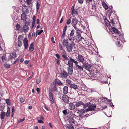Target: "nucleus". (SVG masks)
<instances>
[{
	"label": "nucleus",
	"instance_id": "obj_24",
	"mask_svg": "<svg viewBox=\"0 0 129 129\" xmlns=\"http://www.w3.org/2000/svg\"><path fill=\"white\" fill-rule=\"evenodd\" d=\"M54 82L55 83H56L59 86H61L63 85V83L61 82L60 81L59 79H55Z\"/></svg>",
	"mask_w": 129,
	"mask_h": 129
},
{
	"label": "nucleus",
	"instance_id": "obj_8",
	"mask_svg": "<svg viewBox=\"0 0 129 129\" xmlns=\"http://www.w3.org/2000/svg\"><path fill=\"white\" fill-rule=\"evenodd\" d=\"M22 12L23 13L26 14H28L29 12V10L28 7L25 6L22 7Z\"/></svg>",
	"mask_w": 129,
	"mask_h": 129
},
{
	"label": "nucleus",
	"instance_id": "obj_34",
	"mask_svg": "<svg viewBox=\"0 0 129 129\" xmlns=\"http://www.w3.org/2000/svg\"><path fill=\"white\" fill-rule=\"evenodd\" d=\"M66 83L68 86L69 85L70 86V85L72 84V81L70 80L67 79L66 80Z\"/></svg>",
	"mask_w": 129,
	"mask_h": 129
},
{
	"label": "nucleus",
	"instance_id": "obj_9",
	"mask_svg": "<svg viewBox=\"0 0 129 129\" xmlns=\"http://www.w3.org/2000/svg\"><path fill=\"white\" fill-rule=\"evenodd\" d=\"M78 22V20L76 19V18L75 17L72 19V25L74 28L76 27V25H77Z\"/></svg>",
	"mask_w": 129,
	"mask_h": 129
},
{
	"label": "nucleus",
	"instance_id": "obj_57",
	"mask_svg": "<svg viewBox=\"0 0 129 129\" xmlns=\"http://www.w3.org/2000/svg\"><path fill=\"white\" fill-rule=\"evenodd\" d=\"M103 99H106V100H108L107 101L109 102V103H110L111 101V100H108L107 98H103L102 100H103Z\"/></svg>",
	"mask_w": 129,
	"mask_h": 129
},
{
	"label": "nucleus",
	"instance_id": "obj_20",
	"mask_svg": "<svg viewBox=\"0 0 129 129\" xmlns=\"http://www.w3.org/2000/svg\"><path fill=\"white\" fill-rule=\"evenodd\" d=\"M17 56V54H16V53L15 52H13L10 55V56H9V57L10 58V57H11L10 58L11 59H15Z\"/></svg>",
	"mask_w": 129,
	"mask_h": 129
},
{
	"label": "nucleus",
	"instance_id": "obj_12",
	"mask_svg": "<svg viewBox=\"0 0 129 129\" xmlns=\"http://www.w3.org/2000/svg\"><path fill=\"white\" fill-rule=\"evenodd\" d=\"M76 40L78 42H79L82 41V40H84L83 38L81 36V34L76 35Z\"/></svg>",
	"mask_w": 129,
	"mask_h": 129
},
{
	"label": "nucleus",
	"instance_id": "obj_50",
	"mask_svg": "<svg viewBox=\"0 0 129 129\" xmlns=\"http://www.w3.org/2000/svg\"><path fill=\"white\" fill-rule=\"evenodd\" d=\"M24 101V99L22 97H21L20 98V101L21 103L23 102Z\"/></svg>",
	"mask_w": 129,
	"mask_h": 129
},
{
	"label": "nucleus",
	"instance_id": "obj_18",
	"mask_svg": "<svg viewBox=\"0 0 129 129\" xmlns=\"http://www.w3.org/2000/svg\"><path fill=\"white\" fill-rule=\"evenodd\" d=\"M69 108L70 110L74 109L75 108V105L73 103H69Z\"/></svg>",
	"mask_w": 129,
	"mask_h": 129
},
{
	"label": "nucleus",
	"instance_id": "obj_13",
	"mask_svg": "<svg viewBox=\"0 0 129 129\" xmlns=\"http://www.w3.org/2000/svg\"><path fill=\"white\" fill-rule=\"evenodd\" d=\"M66 47L67 50L68 52H70L72 51L73 49V46L72 44H69Z\"/></svg>",
	"mask_w": 129,
	"mask_h": 129
},
{
	"label": "nucleus",
	"instance_id": "obj_22",
	"mask_svg": "<svg viewBox=\"0 0 129 129\" xmlns=\"http://www.w3.org/2000/svg\"><path fill=\"white\" fill-rule=\"evenodd\" d=\"M15 27L16 28V30L19 31L20 32H22V27H21L20 24L17 23L15 25Z\"/></svg>",
	"mask_w": 129,
	"mask_h": 129
},
{
	"label": "nucleus",
	"instance_id": "obj_36",
	"mask_svg": "<svg viewBox=\"0 0 129 129\" xmlns=\"http://www.w3.org/2000/svg\"><path fill=\"white\" fill-rule=\"evenodd\" d=\"M43 30H37L36 31V36H37V34H38V35H40L41 33H42L43 32Z\"/></svg>",
	"mask_w": 129,
	"mask_h": 129
},
{
	"label": "nucleus",
	"instance_id": "obj_17",
	"mask_svg": "<svg viewBox=\"0 0 129 129\" xmlns=\"http://www.w3.org/2000/svg\"><path fill=\"white\" fill-rule=\"evenodd\" d=\"M57 85L56 83H53V85L51 86V91H56L57 90Z\"/></svg>",
	"mask_w": 129,
	"mask_h": 129
},
{
	"label": "nucleus",
	"instance_id": "obj_31",
	"mask_svg": "<svg viewBox=\"0 0 129 129\" xmlns=\"http://www.w3.org/2000/svg\"><path fill=\"white\" fill-rule=\"evenodd\" d=\"M36 16H34L33 17V22H32V28L31 29H33V27H34L35 24V22L36 21Z\"/></svg>",
	"mask_w": 129,
	"mask_h": 129
},
{
	"label": "nucleus",
	"instance_id": "obj_51",
	"mask_svg": "<svg viewBox=\"0 0 129 129\" xmlns=\"http://www.w3.org/2000/svg\"><path fill=\"white\" fill-rule=\"evenodd\" d=\"M92 7H93L92 9H94L95 11V10L96 9V7L95 3L94 5H92Z\"/></svg>",
	"mask_w": 129,
	"mask_h": 129
},
{
	"label": "nucleus",
	"instance_id": "obj_26",
	"mask_svg": "<svg viewBox=\"0 0 129 129\" xmlns=\"http://www.w3.org/2000/svg\"><path fill=\"white\" fill-rule=\"evenodd\" d=\"M68 40L67 39L65 40L64 39L62 42V44L63 46L64 47L67 46L68 45Z\"/></svg>",
	"mask_w": 129,
	"mask_h": 129
},
{
	"label": "nucleus",
	"instance_id": "obj_62",
	"mask_svg": "<svg viewBox=\"0 0 129 129\" xmlns=\"http://www.w3.org/2000/svg\"><path fill=\"white\" fill-rule=\"evenodd\" d=\"M88 116V115H86L83 116H82L81 117V119H82L85 117H87Z\"/></svg>",
	"mask_w": 129,
	"mask_h": 129
},
{
	"label": "nucleus",
	"instance_id": "obj_5",
	"mask_svg": "<svg viewBox=\"0 0 129 129\" xmlns=\"http://www.w3.org/2000/svg\"><path fill=\"white\" fill-rule=\"evenodd\" d=\"M96 107V105L94 104L90 105L88 106V108L86 110V112L94 111Z\"/></svg>",
	"mask_w": 129,
	"mask_h": 129
},
{
	"label": "nucleus",
	"instance_id": "obj_42",
	"mask_svg": "<svg viewBox=\"0 0 129 129\" xmlns=\"http://www.w3.org/2000/svg\"><path fill=\"white\" fill-rule=\"evenodd\" d=\"M75 32V30L74 29L71 30V32L70 34V36H73L74 35Z\"/></svg>",
	"mask_w": 129,
	"mask_h": 129
},
{
	"label": "nucleus",
	"instance_id": "obj_54",
	"mask_svg": "<svg viewBox=\"0 0 129 129\" xmlns=\"http://www.w3.org/2000/svg\"><path fill=\"white\" fill-rule=\"evenodd\" d=\"M6 57H5V56H3L2 57V60L3 62H4V60H6Z\"/></svg>",
	"mask_w": 129,
	"mask_h": 129
},
{
	"label": "nucleus",
	"instance_id": "obj_7",
	"mask_svg": "<svg viewBox=\"0 0 129 129\" xmlns=\"http://www.w3.org/2000/svg\"><path fill=\"white\" fill-rule=\"evenodd\" d=\"M29 29V28L28 26L25 24L22 27V32L23 31L25 33L27 32Z\"/></svg>",
	"mask_w": 129,
	"mask_h": 129
},
{
	"label": "nucleus",
	"instance_id": "obj_45",
	"mask_svg": "<svg viewBox=\"0 0 129 129\" xmlns=\"http://www.w3.org/2000/svg\"><path fill=\"white\" fill-rule=\"evenodd\" d=\"M106 20L105 21V23L107 25H110V22H109L106 18Z\"/></svg>",
	"mask_w": 129,
	"mask_h": 129
},
{
	"label": "nucleus",
	"instance_id": "obj_61",
	"mask_svg": "<svg viewBox=\"0 0 129 129\" xmlns=\"http://www.w3.org/2000/svg\"><path fill=\"white\" fill-rule=\"evenodd\" d=\"M25 120V118H24L23 119H20L19 120V122H21Z\"/></svg>",
	"mask_w": 129,
	"mask_h": 129
},
{
	"label": "nucleus",
	"instance_id": "obj_40",
	"mask_svg": "<svg viewBox=\"0 0 129 129\" xmlns=\"http://www.w3.org/2000/svg\"><path fill=\"white\" fill-rule=\"evenodd\" d=\"M22 36L21 35H19L18 37V42H22L21 40L22 39Z\"/></svg>",
	"mask_w": 129,
	"mask_h": 129
},
{
	"label": "nucleus",
	"instance_id": "obj_39",
	"mask_svg": "<svg viewBox=\"0 0 129 129\" xmlns=\"http://www.w3.org/2000/svg\"><path fill=\"white\" fill-rule=\"evenodd\" d=\"M90 105V102H88V103L84 104V103L83 105H82L83 106L84 108H86V107H88Z\"/></svg>",
	"mask_w": 129,
	"mask_h": 129
},
{
	"label": "nucleus",
	"instance_id": "obj_28",
	"mask_svg": "<svg viewBox=\"0 0 129 129\" xmlns=\"http://www.w3.org/2000/svg\"><path fill=\"white\" fill-rule=\"evenodd\" d=\"M70 86L71 88L74 89L76 90L78 89L77 85L74 84H71L70 85Z\"/></svg>",
	"mask_w": 129,
	"mask_h": 129
},
{
	"label": "nucleus",
	"instance_id": "obj_56",
	"mask_svg": "<svg viewBox=\"0 0 129 129\" xmlns=\"http://www.w3.org/2000/svg\"><path fill=\"white\" fill-rule=\"evenodd\" d=\"M72 36H69L68 37V39L71 41H72Z\"/></svg>",
	"mask_w": 129,
	"mask_h": 129
},
{
	"label": "nucleus",
	"instance_id": "obj_43",
	"mask_svg": "<svg viewBox=\"0 0 129 129\" xmlns=\"http://www.w3.org/2000/svg\"><path fill=\"white\" fill-rule=\"evenodd\" d=\"M5 109V106L2 105L0 106V110L1 112L4 111Z\"/></svg>",
	"mask_w": 129,
	"mask_h": 129
},
{
	"label": "nucleus",
	"instance_id": "obj_10",
	"mask_svg": "<svg viewBox=\"0 0 129 129\" xmlns=\"http://www.w3.org/2000/svg\"><path fill=\"white\" fill-rule=\"evenodd\" d=\"M79 62H82V63L84 62V58L83 56L80 54H79L77 58Z\"/></svg>",
	"mask_w": 129,
	"mask_h": 129
},
{
	"label": "nucleus",
	"instance_id": "obj_52",
	"mask_svg": "<svg viewBox=\"0 0 129 129\" xmlns=\"http://www.w3.org/2000/svg\"><path fill=\"white\" fill-rule=\"evenodd\" d=\"M71 19L69 18L67 21L66 23L67 24H69L71 23Z\"/></svg>",
	"mask_w": 129,
	"mask_h": 129
},
{
	"label": "nucleus",
	"instance_id": "obj_33",
	"mask_svg": "<svg viewBox=\"0 0 129 129\" xmlns=\"http://www.w3.org/2000/svg\"><path fill=\"white\" fill-rule=\"evenodd\" d=\"M102 5L103 7L106 10L108 9V6L107 4L104 2H102Z\"/></svg>",
	"mask_w": 129,
	"mask_h": 129
},
{
	"label": "nucleus",
	"instance_id": "obj_37",
	"mask_svg": "<svg viewBox=\"0 0 129 129\" xmlns=\"http://www.w3.org/2000/svg\"><path fill=\"white\" fill-rule=\"evenodd\" d=\"M22 45V42H18L17 43L16 46L17 47H20Z\"/></svg>",
	"mask_w": 129,
	"mask_h": 129
},
{
	"label": "nucleus",
	"instance_id": "obj_27",
	"mask_svg": "<svg viewBox=\"0 0 129 129\" xmlns=\"http://www.w3.org/2000/svg\"><path fill=\"white\" fill-rule=\"evenodd\" d=\"M78 112H77L78 113H79L81 115H83L85 113L86 111V110L83 109L79 110H78Z\"/></svg>",
	"mask_w": 129,
	"mask_h": 129
},
{
	"label": "nucleus",
	"instance_id": "obj_29",
	"mask_svg": "<svg viewBox=\"0 0 129 129\" xmlns=\"http://www.w3.org/2000/svg\"><path fill=\"white\" fill-rule=\"evenodd\" d=\"M34 50V43L32 42L31 43L29 46V50L31 51H32Z\"/></svg>",
	"mask_w": 129,
	"mask_h": 129
},
{
	"label": "nucleus",
	"instance_id": "obj_21",
	"mask_svg": "<svg viewBox=\"0 0 129 129\" xmlns=\"http://www.w3.org/2000/svg\"><path fill=\"white\" fill-rule=\"evenodd\" d=\"M6 116L5 112L4 111L1 112L0 114V118L3 121V119Z\"/></svg>",
	"mask_w": 129,
	"mask_h": 129
},
{
	"label": "nucleus",
	"instance_id": "obj_44",
	"mask_svg": "<svg viewBox=\"0 0 129 129\" xmlns=\"http://www.w3.org/2000/svg\"><path fill=\"white\" fill-rule=\"evenodd\" d=\"M41 81V79L40 78V77H39L37 78V84L39 83Z\"/></svg>",
	"mask_w": 129,
	"mask_h": 129
},
{
	"label": "nucleus",
	"instance_id": "obj_6",
	"mask_svg": "<svg viewBox=\"0 0 129 129\" xmlns=\"http://www.w3.org/2000/svg\"><path fill=\"white\" fill-rule=\"evenodd\" d=\"M68 73L64 70H63L60 73V76L62 78L66 79L67 78L68 76L69 75Z\"/></svg>",
	"mask_w": 129,
	"mask_h": 129
},
{
	"label": "nucleus",
	"instance_id": "obj_48",
	"mask_svg": "<svg viewBox=\"0 0 129 129\" xmlns=\"http://www.w3.org/2000/svg\"><path fill=\"white\" fill-rule=\"evenodd\" d=\"M66 31H64L63 30L62 34L61 37V38H62V39H63V37L65 36L66 35Z\"/></svg>",
	"mask_w": 129,
	"mask_h": 129
},
{
	"label": "nucleus",
	"instance_id": "obj_53",
	"mask_svg": "<svg viewBox=\"0 0 129 129\" xmlns=\"http://www.w3.org/2000/svg\"><path fill=\"white\" fill-rule=\"evenodd\" d=\"M111 6V8H110L109 9H110V10L109 11V12L110 13V14H111L112 13H113V10L112 9V8L113 7L112 6Z\"/></svg>",
	"mask_w": 129,
	"mask_h": 129
},
{
	"label": "nucleus",
	"instance_id": "obj_4",
	"mask_svg": "<svg viewBox=\"0 0 129 129\" xmlns=\"http://www.w3.org/2000/svg\"><path fill=\"white\" fill-rule=\"evenodd\" d=\"M61 99L64 103H69V98L67 95L65 94H62Z\"/></svg>",
	"mask_w": 129,
	"mask_h": 129
},
{
	"label": "nucleus",
	"instance_id": "obj_47",
	"mask_svg": "<svg viewBox=\"0 0 129 129\" xmlns=\"http://www.w3.org/2000/svg\"><path fill=\"white\" fill-rule=\"evenodd\" d=\"M4 65L6 67V68L7 69L9 68L10 66V64H5Z\"/></svg>",
	"mask_w": 129,
	"mask_h": 129
},
{
	"label": "nucleus",
	"instance_id": "obj_3",
	"mask_svg": "<svg viewBox=\"0 0 129 129\" xmlns=\"http://www.w3.org/2000/svg\"><path fill=\"white\" fill-rule=\"evenodd\" d=\"M82 63V66L86 70H88L91 68V65L90 64L88 63L87 62H84Z\"/></svg>",
	"mask_w": 129,
	"mask_h": 129
},
{
	"label": "nucleus",
	"instance_id": "obj_2",
	"mask_svg": "<svg viewBox=\"0 0 129 129\" xmlns=\"http://www.w3.org/2000/svg\"><path fill=\"white\" fill-rule=\"evenodd\" d=\"M73 114L72 112H71L69 113V115L68 116L69 121L70 124L71 125H72L75 123V120L73 119Z\"/></svg>",
	"mask_w": 129,
	"mask_h": 129
},
{
	"label": "nucleus",
	"instance_id": "obj_19",
	"mask_svg": "<svg viewBox=\"0 0 129 129\" xmlns=\"http://www.w3.org/2000/svg\"><path fill=\"white\" fill-rule=\"evenodd\" d=\"M49 96L50 101H51V103H53L54 100L53 98V93L51 92H50Z\"/></svg>",
	"mask_w": 129,
	"mask_h": 129
},
{
	"label": "nucleus",
	"instance_id": "obj_55",
	"mask_svg": "<svg viewBox=\"0 0 129 129\" xmlns=\"http://www.w3.org/2000/svg\"><path fill=\"white\" fill-rule=\"evenodd\" d=\"M31 0H26V2L27 4L29 5L31 3Z\"/></svg>",
	"mask_w": 129,
	"mask_h": 129
},
{
	"label": "nucleus",
	"instance_id": "obj_60",
	"mask_svg": "<svg viewBox=\"0 0 129 129\" xmlns=\"http://www.w3.org/2000/svg\"><path fill=\"white\" fill-rule=\"evenodd\" d=\"M111 21V23H112V25L113 26H114V24H115V23L114 22V20L113 19H112L110 21Z\"/></svg>",
	"mask_w": 129,
	"mask_h": 129
},
{
	"label": "nucleus",
	"instance_id": "obj_58",
	"mask_svg": "<svg viewBox=\"0 0 129 129\" xmlns=\"http://www.w3.org/2000/svg\"><path fill=\"white\" fill-rule=\"evenodd\" d=\"M67 60L64 58V59H63V61L64 62V63L65 64H66L67 65L68 62H67V60Z\"/></svg>",
	"mask_w": 129,
	"mask_h": 129
},
{
	"label": "nucleus",
	"instance_id": "obj_16",
	"mask_svg": "<svg viewBox=\"0 0 129 129\" xmlns=\"http://www.w3.org/2000/svg\"><path fill=\"white\" fill-rule=\"evenodd\" d=\"M76 68L77 70L80 72H82L83 71V67L79 66L78 63L76 64Z\"/></svg>",
	"mask_w": 129,
	"mask_h": 129
},
{
	"label": "nucleus",
	"instance_id": "obj_63",
	"mask_svg": "<svg viewBox=\"0 0 129 129\" xmlns=\"http://www.w3.org/2000/svg\"><path fill=\"white\" fill-rule=\"evenodd\" d=\"M59 47L60 48V49L61 50H62L63 48H62V47L61 45L59 43Z\"/></svg>",
	"mask_w": 129,
	"mask_h": 129
},
{
	"label": "nucleus",
	"instance_id": "obj_59",
	"mask_svg": "<svg viewBox=\"0 0 129 129\" xmlns=\"http://www.w3.org/2000/svg\"><path fill=\"white\" fill-rule=\"evenodd\" d=\"M78 2L80 4H82L83 2V0H78Z\"/></svg>",
	"mask_w": 129,
	"mask_h": 129
},
{
	"label": "nucleus",
	"instance_id": "obj_49",
	"mask_svg": "<svg viewBox=\"0 0 129 129\" xmlns=\"http://www.w3.org/2000/svg\"><path fill=\"white\" fill-rule=\"evenodd\" d=\"M62 112L64 115H66L67 114V111L66 110H64Z\"/></svg>",
	"mask_w": 129,
	"mask_h": 129
},
{
	"label": "nucleus",
	"instance_id": "obj_35",
	"mask_svg": "<svg viewBox=\"0 0 129 129\" xmlns=\"http://www.w3.org/2000/svg\"><path fill=\"white\" fill-rule=\"evenodd\" d=\"M36 11L37 12H38V11L39 9L40 6V4L37 1V3H36Z\"/></svg>",
	"mask_w": 129,
	"mask_h": 129
},
{
	"label": "nucleus",
	"instance_id": "obj_32",
	"mask_svg": "<svg viewBox=\"0 0 129 129\" xmlns=\"http://www.w3.org/2000/svg\"><path fill=\"white\" fill-rule=\"evenodd\" d=\"M83 104L84 103L83 102L80 101L79 102H76L75 105L76 107H78L81 105H83Z\"/></svg>",
	"mask_w": 129,
	"mask_h": 129
},
{
	"label": "nucleus",
	"instance_id": "obj_23",
	"mask_svg": "<svg viewBox=\"0 0 129 129\" xmlns=\"http://www.w3.org/2000/svg\"><path fill=\"white\" fill-rule=\"evenodd\" d=\"M26 14L23 13L22 14L21 16V19L23 21H26L27 17Z\"/></svg>",
	"mask_w": 129,
	"mask_h": 129
},
{
	"label": "nucleus",
	"instance_id": "obj_15",
	"mask_svg": "<svg viewBox=\"0 0 129 129\" xmlns=\"http://www.w3.org/2000/svg\"><path fill=\"white\" fill-rule=\"evenodd\" d=\"M73 67H69L68 68V73L70 75H72L73 73Z\"/></svg>",
	"mask_w": 129,
	"mask_h": 129
},
{
	"label": "nucleus",
	"instance_id": "obj_14",
	"mask_svg": "<svg viewBox=\"0 0 129 129\" xmlns=\"http://www.w3.org/2000/svg\"><path fill=\"white\" fill-rule=\"evenodd\" d=\"M111 30L113 31L115 33L117 34L118 35H120V32L119 31L117 28H116L115 27H113L110 29Z\"/></svg>",
	"mask_w": 129,
	"mask_h": 129
},
{
	"label": "nucleus",
	"instance_id": "obj_46",
	"mask_svg": "<svg viewBox=\"0 0 129 129\" xmlns=\"http://www.w3.org/2000/svg\"><path fill=\"white\" fill-rule=\"evenodd\" d=\"M10 112L7 111L6 113L5 112V114L6 116L7 117L9 116L10 115Z\"/></svg>",
	"mask_w": 129,
	"mask_h": 129
},
{
	"label": "nucleus",
	"instance_id": "obj_41",
	"mask_svg": "<svg viewBox=\"0 0 129 129\" xmlns=\"http://www.w3.org/2000/svg\"><path fill=\"white\" fill-rule=\"evenodd\" d=\"M6 102L7 103V104L9 105H11V103L10 102V100L9 99H7L6 100Z\"/></svg>",
	"mask_w": 129,
	"mask_h": 129
},
{
	"label": "nucleus",
	"instance_id": "obj_25",
	"mask_svg": "<svg viewBox=\"0 0 129 129\" xmlns=\"http://www.w3.org/2000/svg\"><path fill=\"white\" fill-rule=\"evenodd\" d=\"M68 86H64L63 89V93L64 94H67L68 92Z\"/></svg>",
	"mask_w": 129,
	"mask_h": 129
},
{
	"label": "nucleus",
	"instance_id": "obj_38",
	"mask_svg": "<svg viewBox=\"0 0 129 129\" xmlns=\"http://www.w3.org/2000/svg\"><path fill=\"white\" fill-rule=\"evenodd\" d=\"M77 10H75V9L74 10L73 12H72V11L71 14L73 15L74 14L76 15H78V13L77 12Z\"/></svg>",
	"mask_w": 129,
	"mask_h": 129
},
{
	"label": "nucleus",
	"instance_id": "obj_1",
	"mask_svg": "<svg viewBox=\"0 0 129 129\" xmlns=\"http://www.w3.org/2000/svg\"><path fill=\"white\" fill-rule=\"evenodd\" d=\"M63 55H62V57L68 60L67 65L69 67H73V63H74L76 64L78 63V62L76 61L75 60L73 59L70 57L68 58L66 54V52H64L63 53Z\"/></svg>",
	"mask_w": 129,
	"mask_h": 129
},
{
	"label": "nucleus",
	"instance_id": "obj_30",
	"mask_svg": "<svg viewBox=\"0 0 129 129\" xmlns=\"http://www.w3.org/2000/svg\"><path fill=\"white\" fill-rule=\"evenodd\" d=\"M74 28L76 32V35L81 34V33L82 32V31L80 30L78 28H77V27H75Z\"/></svg>",
	"mask_w": 129,
	"mask_h": 129
},
{
	"label": "nucleus",
	"instance_id": "obj_11",
	"mask_svg": "<svg viewBox=\"0 0 129 129\" xmlns=\"http://www.w3.org/2000/svg\"><path fill=\"white\" fill-rule=\"evenodd\" d=\"M24 46L25 49H26L28 48V41L26 38H25L23 41Z\"/></svg>",
	"mask_w": 129,
	"mask_h": 129
},
{
	"label": "nucleus",
	"instance_id": "obj_64",
	"mask_svg": "<svg viewBox=\"0 0 129 129\" xmlns=\"http://www.w3.org/2000/svg\"><path fill=\"white\" fill-rule=\"evenodd\" d=\"M55 56L58 59H59L60 58V56L58 54H56Z\"/></svg>",
	"mask_w": 129,
	"mask_h": 129
}]
</instances>
